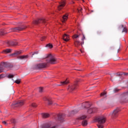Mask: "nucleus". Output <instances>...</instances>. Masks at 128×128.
Returning <instances> with one entry per match:
<instances>
[{
	"label": "nucleus",
	"mask_w": 128,
	"mask_h": 128,
	"mask_svg": "<svg viewBox=\"0 0 128 128\" xmlns=\"http://www.w3.org/2000/svg\"><path fill=\"white\" fill-rule=\"evenodd\" d=\"M106 118L104 116H101L97 118V122L98 124H104L106 122Z\"/></svg>",
	"instance_id": "ddd939ff"
},
{
	"label": "nucleus",
	"mask_w": 128,
	"mask_h": 128,
	"mask_svg": "<svg viewBox=\"0 0 128 128\" xmlns=\"http://www.w3.org/2000/svg\"><path fill=\"white\" fill-rule=\"evenodd\" d=\"M40 128H57L56 126L50 127V124L48 123H46L40 126Z\"/></svg>",
	"instance_id": "dca6fc26"
},
{
	"label": "nucleus",
	"mask_w": 128,
	"mask_h": 128,
	"mask_svg": "<svg viewBox=\"0 0 128 128\" xmlns=\"http://www.w3.org/2000/svg\"><path fill=\"white\" fill-rule=\"evenodd\" d=\"M16 84H20V80H15Z\"/></svg>",
	"instance_id": "f704fd0d"
},
{
	"label": "nucleus",
	"mask_w": 128,
	"mask_h": 128,
	"mask_svg": "<svg viewBox=\"0 0 128 128\" xmlns=\"http://www.w3.org/2000/svg\"><path fill=\"white\" fill-rule=\"evenodd\" d=\"M50 97H46V96H45L43 98V100L44 101V102H48V100H50Z\"/></svg>",
	"instance_id": "c756f323"
},
{
	"label": "nucleus",
	"mask_w": 128,
	"mask_h": 128,
	"mask_svg": "<svg viewBox=\"0 0 128 128\" xmlns=\"http://www.w3.org/2000/svg\"><path fill=\"white\" fill-rule=\"evenodd\" d=\"M26 28H28V26L23 24L19 26L10 28L9 32H21L22 30H26Z\"/></svg>",
	"instance_id": "f03ea898"
},
{
	"label": "nucleus",
	"mask_w": 128,
	"mask_h": 128,
	"mask_svg": "<svg viewBox=\"0 0 128 128\" xmlns=\"http://www.w3.org/2000/svg\"><path fill=\"white\" fill-rule=\"evenodd\" d=\"M98 112V108L96 107H90L87 110V114H96Z\"/></svg>",
	"instance_id": "1a4fd4ad"
},
{
	"label": "nucleus",
	"mask_w": 128,
	"mask_h": 128,
	"mask_svg": "<svg viewBox=\"0 0 128 128\" xmlns=\"http://www.w3.org/2000/svg\"><path fill=\"white\" fill-rule=\"evenodd\" d=\"M80 52H81L82 53V52H84V51H82V50H80Z\"/></svg>",
	"instance_id": "8fccbe9b"
},
{
	"label": "nucleus",
	"mask_w": 128,
	"mask_h": 128,
	"mask_svg": "<svg viewBox=\"0 0 128 128\" xmlns=\"http://www.w3.org/2000/svg\"><path fill=\"white\" fill-rule=\"evenodd\" d=\"M120 90L118 89V88H115V89L114 90V92H120Z\"/></svg>",
	"instance_id": "a19ab883"
},
{
	"label": "nucleus",
	"mask_w": 128,
	"mask_h": 128,
	"mask_svg": "<svg viewBox=\"0 0 128 128\" xmlns=\"http://www.w3.org/2000/svg\"><path fill=\"white\" fill-rule=\"evenodd\" d=\"M24 104V100H20L14 102L12 104V106L13 108H20V106H22Z\"/></svg>",
	"instance_id": "20e7f679"
},
{
	"label": "nucleus",
	"mask_w": 128,
	"mask_h": 128,
	"mask_svg": "<svg viewBox=\"0 0 128 128\" xmlns=\"http://www.w3.org/2000/svg\"><path fill=\"white\" fill-rule=\"evenodd\" d=\"M6 78V76L4 74H0V80H2V78Z\"/></svg>",
	"instance_id": "4c0bfd02"
},
{
	"label": "nucleus",
	"mask_w": 128,
	"mask_h": 128,
	"mask_svg": "<svg viewBox=\"0 0 128 128\" xmlns=\"http://www.w3.org/2000/svg\"><path fill=\"white\" fill-rule=\"evenodd\" d=\"M62 38L65 42H68V40H70V36L66 34H64Z\"/></svg>",
	"instance_id": "aec40b11"
},
{
	"label": "nucleus",
	"mask_w": 128,
	"mask_h": 128,
	"mask_svg": "<svg viewBox=\"0 0 128 128\" xmlns=\"http://www.w3.org/2000/svg\"><path fill=\"white\" fill-rule=\"evenodd\" d=\"M64 6H66V1L64 0L59 2V6L58 7V10H62V8H64Z\"/></svg>",
	"instance_id": "2eb2a0df"
},
{
	"label": "nucleus",
	"mask_w": 128,
	"mask_h": 128,
	"mask_svg": "<svg viewBox=\"0 0 128 128\" xmlns=\"http://www.w3.org/2000/svg\"><path fill=\"white\" fill-rule=\"evenodd\" d=\"M98 128H104V125H102V124H98Z\"/></svg>",
	"instance_id": "473e14b6"
},
{
	"label": "nucleus",
	"mask_w": 128,
	"mask_h": 128,
	"mask_svg": "<svg viewBox=\"0 0 128 128\" xmlns=\"http://www.w3.org/2000/svg\"><path fill=\"white\" fill-rule=\"evenodd\" d=\"M22 52L20 50V51H15V52L11 54L13 58H16V56H18L19 54H22Z\"/></svg>",
	"instance_id": "a211bd4d"
},
{
	"label": "nucleus",
	"mask_w": 128,
	"mask_h": 128,
	"mask_svg": "<svg viewBox=\"0 0 128 128\" xmlns=\"http://www.w3.org/2000/svg\"><path fill=\"white\" fill-rule=\"evenodd\" d=\"M12 52V49H6L4 50H3L2 52V54H10Z\"/></svg>",
	"instance_id": "412c9836"
},
{
	"label": "nucleus",
	"mask_w": 128,
	"mask_h": 128,
	"mask_svg": "<svg viewBox=\"0 0 128 128\" xmlns=\"http://www.w3.org/2000/svg\"><path fill=\"white\" fill-rule=\"evenodd\" d=\"M73 2V4H74V2Z\"/></svg>",
	"instance_id": "4d7b16f0"
},
{
	"label": "nucleus",
	"mask_w": 128,
	"mask_h": 128,
	"mask_svg": "<svg viewBox=\"0 0 128 128\" xmlns=\"http://www.w3.org/2000/svg\"><path fill=\"white\" fill-rule=\"evenodd\" d=\"M42 118H50V114L48 113L42 114Z\"/></svg>",
	"instance_id": "b1692460"
},
{
	"label": "nucleus",
	"mask_w": 128,
	"mask_h": 128,
	"mask_svg": "<svg viewBox=\"0 0 128 128\" xmlns=\"http://www.w3.org/2000/svg\"><path fill=\"white\" fill-rule=\"evenodd\" d=\"M82 0L83 2H84V0Z\"/></svg>",
	"instance_id": "6e6d98bb"
},
{
	"label": "nucleus",
	"mask_w": 128,
	"mask_h": 128,
	"mask_svg": "<svg viewBox=\"0 0 128 128\" xmlns=\"http://www.w3.org/2000/svg\"><path fill=\"white\" fill-rule=\"evenodd\" d=\"M58 120H64V116L63 114H59L58 115Z\"/></svg>",
	"instance_id": "393cba45"
},
{
	"label": "nucleus",
	"mask_w": 128,
	"mask_h": 128,
	"mask_svg": "<svg viewBox=\"0 0 128 128\" xmlns=\"http://www.w3.org/2000/svg\"><path fill=\"white\" fill-rule=\"evenodd\" d=\"M6 44H8V46H18V42L16 40L8 41Z\"/></svg>",
	"instance_id": "9b49d317"
},
{
	"label": "nucleus",
	"mask_w": 128,
	"mask_h": 128,
	"mask_svg": "<svg viewBox=\"0 0 128 128\" xmlns=\"http://www.w3.org/2000/svg\"><path fill=\"white\" fill-rule=\"evenodd\" d=\"M100 96H106V92H104L100 94Z\"/></svg>",
	"instance_id": "c9c22d12"
},
{
	"label": "nucleus",
	"mask_w": 128,
	"mask_h": 128,
	"mask_svg": "<svg viewBox=\"0 0 128 128\" xmlns=\"http://www.w3.org/2000/svg\"><path fill=\"white\" fill-rule=\"evenodd\" d=\"M8 68H14V66H12V65H10V66H8Z\"/></svg>",
	"instance_id": "09e8293b"
},
{
	"label": "nucleus",
	"mask_w": 128,
	"mask_h": 128,
	"mask_svg": "<svg viewBox=\"0 0 128 128\" xmlns=\"http://www.w3.org/2000/svg\"><path fill=\"white\" fill-rule=\"evenodd\" d=\"M86 39V37L84 36V35H82V40H84Z\"/></svg>",
	"instance_id": "c03bdc74"
},
{
	"label": "nucleus",
	"mask_w": 128,
	"mask_h": 128,
	"mask_svg": "<svg viewBox=\"0 0 128 128\" xmlns=\"http://www.w3.org/2000/svg\"><path fill=\"white\" fill-rule=\"evenodd\" d=\"M36 54H38V52H34V53L32 54V56Z\"/></svg>",
	"instance_id": "de8ad7c7"
},
{
	"label": "nucleus",
	"mask_w": 128,
	"mask_h": 128,
	"mask_svg": "<svg viewBox=\"0 0 128 128\" xmlns=\"http://www.w3.org/2000/svg\"><path fill=\"white\" fill-rule=\"evenodd\" d=\"M82 106L83 108H88V110L89 108H90V106H92V104H90V102H84L82 103Z\"/></svg>",
	"instance_id": "f8f14e48"
},
{
	"label": "nucleus",
	"mask_w": 128,
	"mask_h": 128,
	"mask_svg": "<svg viewBox=\"0 0 128 128\" xmlns=\"http://www.w3.org/2000/svg\"><path fill=\"white\" fill-rule=\"evenodd\" d=\"M28 55H22L18 57V58L19 60H28Z\"/></svg>",
	"instance_id": "6ab92c4d"
},
{
	"label": "nucleus",
	"mask_w": 128,
	"mask_h": 128,
	"mask_svg": "<svg viewBox=\"0 0 128 128\" xmlns=\"http://www.w3.org/2000/svg\"><path fill=\"white\" fill-rule=\"evenodd\" d=\"M80 36H82V34L78 32L77 34H75L72 36V38L74 40V44L75 46H76V48H78V46H80V42H79V41L78 40V39H77V38H80Z\"/></svg>",
	"instance_id": "7ed1b4c3"
},
{
	"label": "nucleus",
	"mask_w": 128,
	"mask_h": 128,
	"mask_svg": "<svg viewBox=\"0 0 128 128\" xmlns=\"http://www.w3.org/2000/svg\"><path fill=\"white\" fill-rule=\"evenodd\" d=\"M14 75H12V74H10L8 76V78H14Z\"/></svg>",
	"instance_id": "ea45409f"
},
{
	"label": "nucleus",
	"mask_w": 128,
	"mask_h": 128,
	"mask_svg": "<svg viewBox=\"0 0 128 128\" xmlns=\"http://www.w3.org/2000/svg\"><path fill=\"white\" fill-rule=\"evenodd\" d=\"M120 112V108H118L116 109H115L112 113V115L111 116L112 118H118V113Z\"/></svg>",
	"instance_id": "6e6552de"
},
{
	"label": "nucleus",
	"mask_w": 128,
	"mask_h": 128,
	"mask_svg": "<svg viewBox=\"0 0 128 128\" xmlns=\"http://www.w3.org/2000/svg\"><path fill=\"white\" fill-rule=\"evenodd\" d=\"M2 124H5V126H8V123L6 121H2Z\"/></svg>",
	"instance_id": "37998d69"
},
{
	"label": "nucleus",
	"mask_w": 128,
	"mask_h": 128,
	"mask_svg": "<svg viewBox=\"0 0 128 128\" xmlns=\"http://www.w3.org/2000/svg\"><path fill=\"white\" fill-rule=\"evenodd\" d=\"M80 82V80L78 79L76 80L74 84L76 85L77 86H78V82Z\"/></svg>",
	"instance_id": "c85d7f7f"
},
{
	"label": "nucleus",
	"mask_w": 128,
	"mask_h": 128,
	"mask_svg": "<svg viewBox=\"0 0 128 128\" xmlns=\"http://www.w3.org/2000/svg\"><path fill=\"white\" fill-rule=\"evenodd\" d=\"M12 124H16V120L14 119L12 120Z\"/></svg>",
	"instance_id": "a18cd8bd"
},
{
	"label": "nucleus",
	"mask_w": 128,
	"mask_h": 128,
	"mask_svg": "<svg viewBox=\"0 0 128 128\" xmlns=\"http://www.w3.org/2000/svg\"><path fill=\"white\" fill-rule=\"evenodd\" d=\"M8 64L6 62H2L0 64V74L4 72V68H6V66Z\"/></svg>",
	"instance_id": "f3484780"
},
{
	"label": "nucleus",
	"mask_w": 128,
	"mask_h": 128,
	"mask_svg": "<svg viewBox=\"0 0 128 128\" xmlns=\"http://www.w3.org/2000/svg\"><path fill=\"white\" fill-rule=\"evenodd\" d=\"M78 114V110H73L70 112V116H74V114Z\"/></svg>",
	"instance_id": "cd10ccee"
},
{
	"label": "nucleus",
	"mask_w": 128,
	"mask_h": 128,
	"mask_svg": "<svg viewBox=\"0 0 128 128\" xmlns=\"http://www.w3.org/2000/svg\"><path fill=\"white\" fill-rule=\"evenodd\" d=\"M47 59L46 62L47 64H56L58 63V59L54 56L52 55V54H48L46 56Z\"/></svg>",
	"instance_id": "f257e3e1"
},
{
	"label": "nucleus",
	"mask_w": 128,
	"mask_h": 128,
	"mask_svg": "<svg viewBox=\"0 0 128 128\" xmlns=\"http://www.w3.org/2000/svg\"><path fill=\"white\" fill-rule=\"evenodd\" d=\"M68 14H66L65 15L63 16H62V22H66L68 20Z\"/></svg>",
	"instance_id": "4be33fe9"
},
{
	"label": "nucleus",
	"mask_w": 128,
	"mask_h": 128,
	"mask_svg": "<svg viewBox=\"0 0 128 128\" xmlns=\"http://www.w3.org/2000/svg\"><path fill=\"white\" fill-rule=\"evenodd\" d=\"M78 86H76V85H75L74 84H72L68 86V90L70 92H72L74 90H76Z\"/></svg>",
	"instance_id": "9d476101"
},
{
	"label": "nucleus",
	"mask_w": 128,
	"mask_h": 128,
	"mask_svg": "<svg viewBox=\"0 0 128 128\" xmlns=\"http://www.w3.org/2000/svg\"><path fill=\"white\" fill-rule=\"evenodd\" d=\"M70 83V81L66 79L65 81L61 82L60 84L61 86H66V84H68Z\"/></svg>",
	"instance_id": "5701e85b"
},
{
	"label": "nucleus",
	"mask_w": 128,
	"mask_h": 128,
	"mask_svg": "<svg viewBox=\"0 0 128 128\" xmlns=\"http://www.w3.org/2000/svg\"><path fill=\"white\" fill-rule=\"evenodd\" d=\"M8 34V32H6L4 30H0V36H4V34Z\"/></svg>",
	"instance_id": "bb28decb"
},
{
	"label": "nucleus",
	"mask_w": 128,
	"mask_h": 128,
	"mask_svg": "<svg viewBox=\"0 0 128 128\" xmlns=\"http://www.w3.org/2000/svg\"><path fill=\"white\" fill-rule=\"evenodd\" d=\"M122 28H123L122 32H128V28L126 26H124V25H122Z\"/></svg>",
	"instance_id": "a878e982"
},
{
	"label": "nucleus",
	"mask_w": 128,
	"mask_h": 128,
	"mask_svg": "<svg viewBox=\"0 0 128 128\" xmlns=\"http://www.w3.org/2000/svg\"><path fill=\"white\" fill-rule=\"evenodd\" d=\"M56 106H58V104H56V103H54V106H56Z\"/></svg>",
	"instance_id": "3c124183"
},
{
	"label": "nucleus",
	"mask_w": 128,
	"mask_h": 128,
	"mask_svg": "<svg viewBox=\"0 0 128 128\" xmlns=\"http://www.w3.org/2000/svg\"><path fill=\"white\" fill-rule=\"evenodd\" d=\"M44 92V88L40 87L39 88V92Z\"/></svg>",
	"instance_id": "72a5a7b5"
},
{
	"label": "nucleus",
	"mask_w": 128,
	"mask_h": 128,
	"mask_svg": "<svg viewBox=\"0 0 128 128\" xmlns=\"http://www.w3.org/2000/svg\"><path fill=\"white\" fill-rule=\"evenodd\" d=\"M48 104L49 106H52V98H50L49 100L48 101Z\"/></svg>",
	"instance_id": "7c9ffc66"
},
{
	"label": "nucleus",
	"mask_w": 128,
	"mask_h": 128,
	"mask_svg": "<svg viewBox=\"0 0 128 128\" xmlns=\"http://www.w3.org/2000/svg\"><path fill=\"white\" fill-rule=\"evenodd\" d=\"M82 8H79L78 9V12H82Z\"/></svg>",
	"instance_id": "79ce46f5"
},
{
	"label": "nucleus",
	"mask_w": 128,
	"mask_h": 128,
	"mask_svg": "<svg viewBox=\"0 0 128 128\" xmlns=\"http://www.w3.org/2000/svg\"><path fill=\"white\" fill-rule=\"evenodd\" d=\"M31 106H32V108H36L38 106V105L36 104L35 103H32L31 104Z\"/></svg>",
	"instance_id": "e433bc0d"
},
{
	"label": "nucleus",
	"mask_w": 128,
	"mask_h": 128,
	"mask_svg": "<svg viewBox=\"0 0 128 128\" xmlns=\"http://www.w3.org/2000/svg\"><path fill=\"white\" fill-rule=\"evenodd\" d=\"M128 96V92H124L120 95V102H126V98Z\"/></svg>",
	"instance_id": "423d86ee"
},
{
	"label": "nucleus",
	"mask_w": 128,
	"mask_h": 128,
	"mask_svg": "<svg viewBox=\"0 0 128 128\" xmlns=\"http://www.w3.org/2000/svg\"><path fill=\"white\" fill-rule=\"evenodd\" d=\"M48 66V63H41L36 66V68H44Z\"/></svg>",
	"instance_id": "4468645a"
},
{
	"label": "nucleus",
	"mask_w": 128,
	"mask_h": 128,
	"mask_svg": "<svg viewBox=\"0 0 128 128\" xmlns=\"http://www.w3.org/2000/svg\"><path fill=\"white\" fill-rule=\"evenodd\" d=\"M86 116L84 115V116H80V117L77 118V120H82V124L83 126H88V120H86Z\"/></svg>",
	"instance_id": "0eeeda50"
},
{
	"label": "nucleus",
	"mask_w": 128,
	"mask_h": 128,
	"mask_svg": "<svg viewBox=\"0 0 128 128\" xmlns=\"http://www.w3.org/2000/svg\"><path fill=\"white\" fill-rule=\"evenodd\" d=\"M12 94H14V90H13Z\"/></svg>",
	"instance_id": "864d4df0"
},
{
	"label": "nucleus",
	"mask_w": 128,
	"mask_h": 128,
	"mask_svg": "<svg viewBox=\"0 0 128 128\" xmlns=\"http://www.w3.org/2000/svg\"><path fill=\"white\" fill-rule=\"evenodd\" d=\"M84 44V42L81 44V46H82Z\"/></svg>",
	"instance_id": "603ef678"
},
{
	"label": "nucleus",
	"mask_w": 128,
	"mask_h": 128,
	"mask_svg": "<svg viewBox=\"0 0 128 128\" xmlns=\"http://www.w3.org/2000/svg\"><path fill=\"white\" fill-rule=\"evenodd\" d=\"M46 46L50 48H52V44H49L46 45Z\"/></svg>",
	"instance_id": "2f4dec72"
},
{
	"label": "nucleus",
	"mask_w": 128,
	"mask_h": 128,
	"mask_svg": "<svg viewBox=\"0 0 128 128\" xmlns=\"http://www.w3.org/2000/svg\"><path fill=\"white\" fill-rule=\"evenodd\" d=\"M118 50H120V49H118L117 51V52L118 53Z\"/></svg>",
	"instance_id": "5fc2aeb1"
},
{
	"label": "nucleus",
	"mask_w": 128,
	"mask_h": 128,
	"mask_svg": "<svg viewBox=\"0 0 128 128\" xmlns=\"http://www.w3.org/2000/svg\"><path fill=\"white\" fill-rule=\"evenodd\" d=\"M46 36H44L42 37V38H41L42 42H44V40H46Z\"/></svg>",
	"instance_id": "58836bf2"
},
{
	"label": "nucleus",
	"mask_w": 128,
	"mask_h": 128,
	"mask_svg": "<svg viewBox=\"0 0 128 128\" xmlns=\"http://www.w3.org/2000/svg\"><path fill=\"white\" fill-rule=\"evenodd\" d=\"M46 20L44 18H38L33 21V24H46Z\"/></svg>",
	"instance_id": "39448f33"
},
{
	"label": "nucleus",
	"mask_w": 128,
	"mask_h": 128,
	"mask_svg": "<svg viewBox=\"0 0 128 128\" xmlns=\"http://www.w3.org/2000/svg\"><path fill=\"white\" fill-rule=\"evenodd\" d=\"M1 128H2V126H1Z\"/></svg>",
	"instance_id": "13d9d810"
},
{
	"label": "nucleus",
	"mask_w": 128,
	"mask_h": 128,
	"mask_svg": "<svg viewBox=\"0 0 128 128\" xmlns=\"http://www.w3.org/2000/svg\"><path fill=\"white\" fill-rule=\"evenodd\" d=\"M123 75L124 76H128V73H126V72H124L123 73Z\"/></svg>",
	"instance_id": "49530a36"
}]
</instances>
